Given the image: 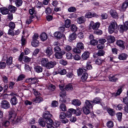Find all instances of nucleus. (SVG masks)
<instances>
[{
    "instance_id": "1",
    "label": "nucleus",
    "mask_w": 128,
    "mask_h": 128,
    "mask_svg": "<svg viewBox=\"0 0 128 128\" xmlns=\"http://www.w3.org/2000/svg\"><path fill=\"white\" fill-rule=\"evenodd\" d=\"M92 104L90 103V101L86 100L85 105L82 108V110L85 114H88L90 112V108H92Z\"/></svg>"
},
{
    "instance_id": "2",
    "label": "nucleus",
    "mask_w": 128,
    "mask_h": 128,
    "mask_svg": "<svg viewBox=\"0 0 128 128\" xmlns=\"http://www.w3.org/2000/svg\"><path fill=\"white\" fill-rule=\"evenodd\" d=\"M64 86L59 85V88L61 90L60 94V98H62L60 99V102H66V90H64Z\"/></svg>"
},
{
    "instance_id": "3",
    "label": "nucleus",
    "mask_w": 128,
    "mask_h": 128,
    "mask_svg": "<svg viewBox=\"0 0 128 128\" xmlns=\"http://www.w3.org/2000/svg\"><path fill=\"white\" fill-rule=\"evenodd\" d=\"M118 28V24L116 21L112 22L108 26V32L110 34L114 32V30Z\"/></svg>"
},
{
    "instance_id": "4",
    "label": "nucleus",
    "mask_w": 128,
    "mask_h": 128,
    "mask_svg": "<svg viewBox=\"0 0 128 128\" xmlns=\"http://www.w3.org/2000/svg\"><path fill=\"white\" fill-rule=\"evenodd\" d=\"M52 117V115L48 111H46L43 114V118L46 120V122L48 123L50 122H52V120L51 118Z\"/></svg>"
},
{
    "instance_id": "5",
    "label": "nucleus",
    "mask_w": 128,
    "mask_h": 128,
    "mask_svg": "<svg viewBox=\"0 0 128 128\" xmlns=\"http://www.w3.org/2000/svg\"><path fill=\"white\" fill-rule=\"evenodd\" d=\"M0 106L2 108H4V110H8L10 108V104L8 101L6 100H3L0 102Z\"/></svg>"
},
{
    "instance_id": "6",
    "label": "nucleus",
    "mask_w": 128,
    "mask_h": 128,
    "mask_svg": "<svg viewBox=\"0 0 128 128\" xmlns=\"http://www.w3.org/2000/svg\"><path fill=\"white\" fill-rule=\"evenodd\" d=\"M118 28L120 30V32L122 34L128 30V21L126 22L124 25H120L118 26Z\"/></svg>"
},
{
    "instance_id": "7",
    "label": "nucleus",
    "mask_w": 128,
    "mask_h": 128,
    "mask_svg": "<svg viewBox=\"0 0 128 128\" xmlns=\"http://www.w3.org/2000/svg\"><path fill=\"white\" fill-rule=\"evenodd\" d=\"M66 118V113L62 112L60 114V119L62 120V124H66L67 122H68V120Z\"/></svg>"
},
{
    "instance_id": "8",
    "label": "nucleus",
    "mask_w": 128,
    "mask_h": 128,
    "mask_svg": "<svg viewBox=\"0 0 128 128\" xmlns=\"http://www.w3.org/2000/svg\"><path fill=\"white\" fill-rule=\"evenodd\" d=\"M100 24V22L94 23L93 21H91L90 24V28H92L94 30H96L99 28Z\"/></svg>"
},
{
    "instance_id": "9",
    "label": "nucleus",
    "mask_w": 128,
    "mask_h": 128,
    "mask_svg": "<svg viewBox=\"0 0 128 128\" xmlns=\"http://www.w3.org/2000/svg\"><path fill=\"white\" fill-rule=\"evenodd\" d=\"M9 120H10L11 122H20V118H17L16 120V117L14 116V114L12 113V112H9Z\"/></svg>"
},
{
    "instance_id": "10",
    "label": "nucleus",
    "mask_w": 128,
    "mask_h": 128,
    "mask_svg": "<svg viewBox=\"0 0 128 128\" xmlns=\"http://www.w3.org/2000/svg\"><path fill=\"white\" fill-rule=\"evenodd\" d=\"M56 66V61H48V63L46 66L47 70H50V68H53Z\"/></svg>"
},
{
    "instance_id": "11",
    "label": "nucleus",
    "mask_w": 128,
    "mask_h": 128,
    "mask_svg": "<svg viewBox=\"0 0 128 128\" xmlns=\"http://www.w3.org/2000/svg\"><path fill=\"white\" fill-rule=\"evenodd\" d=\"M64 54H66V52H64V50H62L60 52H57L55 53L54 56L56 58H58V60H62Z\"/></svg>"
},
{
    "instance_id": "12",
    "label": "nucleus",
    "mask_w": 128,
    "mask_h": 128,
    "mask_svg": "<svg viewBox=\"0 0 128 128\" xmlns=\"http://www.w3.org/2000/svg\"><path fill=\"white\" fill-rule=\"evenodd\" d=\"M26 82L34 84H36V82H38V80L36 78H29L26 80Z\"/></svg>"
},
{
    "instance_id": "13",
    "label": "nucleus",
    "mask_w": 128,
    "mask_h": 128,
    "mask_svg": "<svg viewBox=\"0 0 128 128\" xmlns=\"http://www.w3.org/2000/svg\"><path fill=\"white\" fill-rule=\"evenodd\" d=\"M98 15L96 13H92L91 12H87L85 15V18H98Z\"/></svg>"
},
{
    "instance_id": "14",
    "label": "nucleus",
    "mask_w": 128,
    "mask_h": 128,
    "mask_svg": "<svg viewBox=\"0 0 128 128\" xmlns=\"http://www.w3.org/2000/svg\"><path fill=\"white\" fill-rule=\"evenodd\" d=\"M70 110L72 111V114H74L76 116H80L82 114V109L78 108L76 110L71 108Z\"/></svg>"
},
{
    "instance_id": "15",
    "label": "nucleus",
    "mask_w": 128,
    "mask_h": 128,
    "mask_svg": "<svg viewBox=\"0 0 128 128\" xmlns=\"http://www.w3.org/2000/svg\"><path fill=\"white\" fill-rule=\"evenodd\" d=\"M0 12L2 14H8V12H10L8 8L6 7L0 8Z\"/></svg>"
},
{
    "instance_id": "16",
    "label": "nucleus",
    "mask_w": 128,
    "mask_h": 128,
    "mask_svg": "<svg viewBox=\"0 0 128 128\" xmlns=\"http://www.w3.org/2000/svg\"><path fill=\"white\" fill-rule=\"evenodd\" d=\"M48 59L46 58H42L41 60V64L42 66H44V68L46 67L48 64Z\"/></svg>"
},
{
    "instance_id": "17",
    "label": "nucleus",
    "mask_w": 128,
    "mask_h": 128,
    "mask_svg": "<svg viewBox=\"0 0 128 128\" xmlns=\"http://www.w3.org/2000/svg\"><path fill=\"white\" fill-rule=\"evenodd\" d=\"M46 54H47L48 56H50L52 54V48L48 47L45 52Z\"/></svg>"
},
{
    "instance_id": "18",
    "label": "nucleus",
    "mask_w": 128,
    "mask_h": 128,
    "mask_svg": "<svg viewBox=\"0 0 128 128\" xmlns=\"http://www.w3.org/2000/svg\"><path fill=\"white\" fill-rule=\"evenodd\" d=\"M110 16L114 18H118V13L116 11V10H111L110 12Z\"/></svg>"
},
{
    "instance_id": "19",
    "label": "nucleus",
    "mask_w": 128,
    "mask_h": 128,
    "mask_svg": "<svg viewBox=\"0 0 128 128\" xmlns=\"http://www.w3.org/2000/svg\"><path fill=\"white\" fill-rule=\"evenodd\" d=\"M34 69L36 72H37L38 74H40V72H42V70H44L42 67L40 66H36L34 68Z\"/></svg>"
},
{
    "instance_id": "20",
    "label": "nucleus",
    "mask_w": 128,
    "mask_h": 128,
    "mask_svg": "<svg viewBox=\"0 0 128 128\" xmlns=\"http://www.w3.org/2000/svg\"><path fill=\"white\" fill-rule=\"evenodd\" d=\"M8 10H9V12H13L14 14V12H16V7L12 6V5H10L8 6Z\"/></svg>"
},
{
    "instance_id": "21",
    "label": "nucleus",
    "mask_w": 128,
    "mask_h": 128,
    "mask_svg": "<svg viewBox=\"0 0 128 128\" xmlns=\"http://www.w3.org/2000/svg\"><path fill=\"white\" fill-rule=\"evenodd\" d=\"M77 20L78 24H84V22H86V20L84 16H81L78 18Z\"/></svg>"
},
{
    "instance_id": "22",
    "label": "nucleus",
    "mask_w": 128,
    "mask_h": 128,
    "mask_svg": "<svg viewBox=\"0 0 128 128\" xmlns=\"http://www.w3.org/2000/svg\"><path fill=\"white\" fill-rule=\"evenodd\" d=\"M128 58V54H122L119 55L118 58L120 60H126Z\"/></svg>"
},
{
    "instance_id": "23",
    "label": "nucleus",
    "mask_w": 128,
    "mask_h": 128,
    "mask_svg": "<svg viewBox=\"0 0 128 128\" xmlns=\"http://www.w3.org/2000/svg\"><path fill=\"white\" fill-rule=\"evenodd\" d=\"M72 104L76 106H80L82 104V102L78 100H74L72 101Z\"/></svg>"
},
{
    "instance_id": "24",
    "label": "nucleus",
    "mask_w": 128,
    "mask_h": 128,
    "mask_svg": "<svg viewBox=\"0 0 128 128\" xmlns=\"http://www.w3.org/2000/svg\"><path fill=\"white\" fill-rule=\"evenodd\" d=\"M40 38L42 42H44L48 40V35L46 34L43 32L40 35Z\"/></svg>"
},
{
    "instance_id": "25",
    "label": "nucleus",
    "mask_w": 128,
    "mask_h": 128,
    "mask_svg": "<svg viewBox=\"0 0 128 128\" xmlns=\"http://www.w3.org/2000/svg\"><path fill=\"white\" fill-rule=\"evenodd\" d=\"M88 58H90L89 52H86L82 54V60H88Z\"/></svg>"
},
{
    "instance_id": "26",
    "label": "nucleus",
    "mask_w": 128,
    "mask_h": 128,
    "mask_svg": "<svg viewBox=\"0 0 128 128\" xmlns=\"http://www.w3.org/2000/svg\"><path fill=\"white\" fill-rule=\"evenodd\" d=\"M10 103L12 106H16L18 104V98H16V97L13 96L10 100Z\"/></svg>"
},
{
    "instance_id": "27",
    "label": "nucleus",
    "mask_w": 128,
    "mask_h": 128,
    "mask_svg": "<svg viewBox=\"0 0 128 128\" xmlns=\"http://www.w3.org/2000/svg\"><path fill=\"white\" fill-rule=\"evenodd\" d=\"M64 90H67V92H70V90H74V88L72 87V85L71 84H70L66 85Z\"/></svg>"
},
{
    "instance_id": "28",
    "label": "nucleus",
    "mask_w": 128,
    "mask_h": 128,
    "mask_svg": "<svg viewBox=\"0 0 128 128\" xmlns=\"http://www.w3.org/2000/svg\"><path fill=\"white\" fill-rule=\"evenodd\" d=\"M86 68H80L78 70V76H82L84 74L86 73Z\"/></svg>"
},
{
    "instance_id": "29",
    "label": "nucleus",
    "mask_w": 128,
    "mask_h": 128,
    "mask_svg": "<svg viewBox=\"0 0 128 128\" xmlns=\"http://www.w3.org/2000/svg\"><path fill=\"white\" fill-rule=\"evenodd\" d=\"M88 74L86 73H84L82 75V76L81 77V80L82 82H86V80H88Z\"/></svg>"
},
{
    "instance_id": "30",
    "label": "nucleus",
    "mask_w": 128,
    "mask_h": 128,
    "mask_svg": "<svg viewBox=\"0 0 128 128\" xmlns=\"http://www.w3.org/2000/svg\"><path fill=\"white\" fill-rule=\"evenodd\" d=\"M42 100H43L40 96H36V98L33 100V102H37L38 104L40 102H42Z\"/></svg>"
},
{
    "instance_id": "31",
    "label": "nucleus",
    "mask_w": 128,
    "mask_h": 128,
    "mask_svg": "<svg viewBox=\"0 0 128 128\" xmlns=\"http://www.w3.org/2000/svg\"><path fill=\"white\" fill-rule=\"evenodd\" d=\"M117 46H120V48H124V41L122 40H118L116 42Z\"/></svg>"
},
{
    "instance_id": "32",
    "label": "nucleus",
    "mask_w": 128,
    "mask_h": 128,
    "mask_svg": "<svg viewBox=\"0 0 128 128\" xmlns=\"http://www.w3.org/2000/svg\"><path fill=\"white\" fill-rule=\"evenodd\" d=\"M109 80L110 82H114L118 80L117 78H116V76H108Z\"/></svg>"
},
{
    "instance_id": "33",
    "label": "nucleus",
    "mask_w": 128,
    "mask_h": 128,
    "mask_svg": "<svg viewBox=\"0 0 128 128\" xmlns=\"http://www.w3.org/2000/svg\"><path fill=\"white\" fill-rule=\"evenodd\" d=\"M76 38V34L74 32L69 36L70 40H74Z\"/></svg>"
},
{
    "instance_id": "34",
    "label": "nucleus",
    "mask_w": 128,
    "mask_h": 128,
    "mask_svg": "<svg viewBox=\"0 0 128 128\" xmlns=\"http://www.w3.org/2000/svg\"><path fill=\"white\" fill-rule=\"evenodd\" d=\"M107 40L109 42H114V36H107Z\"/></svg>"
},
{
    "instance_id": "35",
    "label": "nucleus",
    "mask_w": 128,
    "mask_h": 128,
    "mask_svg": "<svg viewBox=\"0 0 128 128\" xmlns=\"http://www.w3.org/2000/svg\"><path fill=\"white\" fill-rule=\"evenodd\" d=\"M54 36L56 38H62V34L60 32H56L54 34Z\"/></svg>"
},
{
    "instance_id": "36",
    "label": "nucleus",
    "mask_w": 128,
    "mask_h": 128,
    "mask_svg": "<svg viewBox=\"0 0 128 128\" xmlns=\"http://www.w3.org/2000/svg\"><path fill=\"white\" fill-rule=\"evenodd\" d=\"M15 4L17 8H20L22 4V0H16Z\"/></svg>"
},
{
    "instance_id": "37",
    "label": "nucleus",
    "mask_w": 128,
    "mask_h": 128,
    "mask_svg": "<svg viewBox=\"0 0 128 128\" xmlns=\"http://www.w3.org/2000/svg\"><path fill=\"white\" fill-rule=\"evenodd\" d=\"M32 46H34V48H36L40 46V42L38 40L32 41Z\"/></svg>"
},
{
    "instance_id": "38",
    "label": "nucleus",
    "mask_w": 128,
    "mask_h": 128,
    "mask_svg": "<svg viewBox=\"0 0 128 128\" xmlns=\"http://www.w3.org/2000/svg\"><path fill=\"white\" fill-rule=\"evenodd\" d=\"M107 112L109 114L110 116H114V114H116L114 111V110L112 109V108L108 109Z\"/></svg>"
},
{
    "instance_id": "39",
    "label": "nucleus",
    "mask_w": 128,
    "mask_h": 128,
    "mask_svg": "<svg viewBox=\"0 0 128 128\" xmlns=\"http://www.w3.org/2000/svg\"><path fill=\"white\" fill-rule=\"evenodd\" d=\"M104 60H102L100 58H98L95 62L96 64H98V66H100V64H102L103 62H104Z\"/></svg>"
},
{
    "instance_id": "40",
    "label": "nucleus",
    "mask_w": 128,
    "mask_h": 128,
    "mask_svg": "<svg viewBox=\"0 0 128 128\" xmlns=\"http://www.w3.org/2000/svg\"><path fill=\"white\" fill-rule=\"evenodd\" d=\"M128 6V0H126L122 4V10H126Z\"/></svg>"
},
{
    "instance_id": "41",
    "label": "nucleus",
    "mask_w": 128,
    "mask_h": 128,
    "mask_svg": "<svg viewBox=\"0 0 128 128\" xmlns=\"http://www.w3.org/2000/svg\"><path fill=\"white\" fill-rule=\"evenodd\" d=\"M65 28H68L70 26V20L68 19L65 21Z\"/></svg>"
},
{
    "instance_id": "42",
    "label": "nucleus",
    "mask_w": 128,
    "mask_h": 128,
    "mask_svg": "<svg viewBox=\"0 0 128 128\" xmlns=\"http://www.w3.org/2000/svg\"><path fill=\"white\" fill-rule=\"evenodd\" d=\"M105 52L103 50H98V52L96 53L98 56H104Z\"/></svg>"
},
{
    "instance_id": "43",
    "label": "nucleus",
    "mask_w": 128,
    "mask_h": 128,
    "mask_svg": "<svg viewBox=\"0 0 128 128\" xmlns=\"http://www.w3.org/2000/svg\"><path fill=\"white\" fill-rule=\"evenodd\" d=\"M6 67V64L4 62H0V70H4Z\"/></svg>"
},
{
    "instance_id": "44",
    "label": "nucleus",
    "mask_w": 128,
    "mask_h": 128,
    "mask_svg": "<svg viewBox=\"0 0 128 128\" xmlns=\"http://www.w3.org/2000/svg\"><path fill=\"white\" fill-rule=\"evenodd\" d=\"M101 100H102L100 98H96L92 101H90V102H92L93 104H100Z\"/></svg>"
},
{
    "instance_id": "45",
    "label": "nucleus",
    "mask_w": 128,
    "mask_h": 128,
    "mask_svg": "<svg viewBox=\"0 0 128 128\" xmlns=\"http://www.w3.org/2000/svg\"><path fill=\"white\" fill-rule=\"evenodd\" d=\"M76 48H80V50H84V44H82V42H79L77 44Z\"/></svg>"
},
{
    "instance_id": "46",
    "label": "nucleus",
    "mask_w": 128,
    "mask_h": 128,
    "mask_svg": "<svg viewBox=\"0 0 128 128\" xmlns=\"http://www.w3.org/2000/svg\"><path fill=\"white\" fill-rule=\"evenodd\" d=\"M60 109L62 110V112H66V104H62L60 106Z\"/></svg>"
},
{
    "instance_id": "47",
    "label": "nucleus",
    "mask_w": 128,
    "mask_h": 128,
    "mask_svg": "<svg viewBox=\"0 0 128 128\" xmlns=\"http://www.w3.org/2000/svg\"><path fill=\"white\" fill-rule=\"evenodd\" d=\"M8 26L11 28V30H14V28H16V24L14 22H10Z\"/></svg>"
},
{
    "instance_id": "48",
    "label": "nucleus",
    "mask_w": 128,
    "mask_h": 128,
    "mask_svg": "<svg viewBox=\"0 0 128 128\" xmlns=\"http://www.w3.org/2000/svg\"><path fill=\"white\" fill-rule=\"evenodd\" d=\"M68 12H76V8L74 6L70 7L68 8Z\"/></svg>"
},
{
    "instance_id": "49",
    "label": "nucleus",
    "mask_w": 128,
    "mask_h": 128,
    "mask_svg": "<svg viewBox=\"0 0 128 128\" xmlns=\"http://www.w3.org/2000/svg\"><path fill=\"white\" fill-rule=\"evenodd\" d=\"M33 92H34V94L35 96H42V94H40V93L38 92V90H36V89H33Z\"/></svg>"
},
{
    "instance_id": "50",
    "label": "nucleus",
    "mask_w": 128,
    "mask_h": 128,
    "mask_svg": "<svg viewBox=\"0 0 128 128\" xmlns=\"http://www.w3.org/2000/svg\"><path fill=\"white\" fill-rule=\"evenodd\" d=\"M72 108L68 110V111L66 114V118H71L72 114V111L71 110Z\"/></svg>"
},
{
    "instance_id": "51",
    "label": "nucleus",
    "mask_w": 128,
    "mask_h": 128,
    "mask_svg": "<svg viewBox=\"0 0 128 128\" xmlns=\"http://www.w3.org/2000/svg\"><path fill=\"white\" fill-rule=\"evenodd\" d=\"M6 64L8 66L12 64V57L9 58L6 60Z\"/></svg>"
},
{
    "instance_id": "52",
    "label": "nucleus",
    "mask_w": 128,
    "mask_h": 128,
    "mask_svg": "<svg viewBox=\"0 0 128 128\" xmlns=\"http://www.w3.org/2000/svg\"><path fill=\"white\" fill-rule=\"evenodd\" d=\"M116 116L118 120H119V122H120L122 118V112L117 113Z\"/></svg>"
},
{
    "instance_id": "53",
    "label": "nucleus",
    "mask_w": 128,
    "mask_h": 128,
    "mask_svg": "<svg viewBox=\"0 0 128 128\" xmlns=\"http://www.w3.org/2000/svg\"><path fill=\"white\" fill-rule=\"evenodd\" d=\"M26 78V76L24 74H20V76L18 77L17 79V82H20V80H22L24 78Z\"/></svg>"
},
{
    "instance_id": "54",
    "label": "nucleus",
    "mask_w": 128,
    "mask_h": 128,
    "mask_svg": "<svg viewBox=\"0 0 128 128\" xmlns=\"http://www.w3.org/2000/svg\"><path fill=\"white\" fill-rule=\"evenodd\" d=\"M54 50L55 52V53L56 52H60L62 51V49L60 48L58 46H56L54 48Z\"/></svg>"
},
{
    "instance_id": "55",
    "label": "nucleus",
    "mask_w": 128,
    "mask_h": 128,
    "mask_svg": "<svg viewBox=\"0 0 128 128\" xmlns=\"http://www.w3.org/2000/svg\"><path fill=\"white\" fill-rule=\"evenodd\" d=\"M90 44L92 46H96V44H98V40L93 39L90 40Z\"/></svg>"
},
{
    "instance_id": "56",
    "label": "nucleus",
    "mask_w": 128,
    "mask_h": 128,
    "mask_svg": "<svg viewBox=\"0 0 128 128\" xmlns=\"http://www.w3.org/2000/svg\"><path fill=\"white\" fill-rule=\"evenodd\" d=\"M48 88L52 92H54V90H56V86L54 85H53L52 84H51L49 86Z\"/></svg>"
},
{
    "instance_id": "57",
    "label": "nucleus",
    "mask_w": 128,
    "mask_h": 128,
    "mask_svg": "<svg viewBox=\"0 0 128 128\" xmlns=\"http://www.w3.org/2000/svg\"><path fill=\"white\" fill-rule=\"evenodd\" d=\"M39 124L41 126H46V122H44L42 119L39 120Z\"/></svg>"
},
{
    "instance_id": "58",
    "label": "nucleus",
    "mask_w": 128,
    "mask_h": 128,
    "mask_svg": "<svg viewBox=\"0 0 128 128\" xmlns=\"http://www.w3.org/2000/svg\"><path fill=\"white\" fill-rule=\"evenodd\" d=\"M38 34H34L32 36V42H36V40H38Z\"/></svg>"
},
{
    "instance_id": "59",
    "label": "nucleus",
    "mask_w": 128,
    "mask_h": 128,
    "mask_svg": "<svg viewBox=\"0 0 128 128\" xmlns=\"http://www.w3.org/2000/svg\"><path fill=\"white\" fill-rule=\"evenodd\" d=\"M107 126L109 128H112V126H114V122L112 121H108L107 122Z\"/></svg>"
},
{
    "instance_id": "60",
    "label": "nucleus",
    "mask_w": 128,
    "mask_h": 128,
    "mask_svg": "<svg viewBox=\"0 0 128 128\" xmlns=\"http://www.w3.org/2000/svg\"><path fill=\"white\" fill-rule=\"evenodd\" d=\"M72 50L75 54H80V49L78 48H74Z\"/></svg>"
},
{
    "instance_id": "61",
    "label": "nucleus",
    "mask_w": 128,
    "mask_h": 128,
    "mask_svg": "<svg viewBox=\"0 0 128 128\" xmlns=\"http://www.w3.org/2000/svg\"><path fill=\"white\" fill-rule=\"evenodd\" d=\"M94 34H98V36H100V34H102V31L96 30L94 31Z\"/></svg>"
},
{
    "instance_id": "62",
    "label": "nucleus",
    "mask_w": 128,
    "mask_h": 128,
    "mask_svg": "<svg viewBox=\"0 0 128 128\" xmlns=\"http://www.w3.org/2000/svg\"><path fill=\"white\" fill-rule=\"evenodd\" d=\"M58 74H61V76H64V74H66V70L65 69L62 70L58 72Z\"/></svg>"
},
{
    "instance_id": "63",
    "label": "nucleus",
    "mask_w": 128,
    "mask_h": 128,
    "mask_svg": "<svg viewBox=\"0 0 128 128\" xmlns=\"http://www.w3.org/2000/svg\"><path fill=\"white\" fill-rule=\"evenodd\" d=\"M70 28L72 32H76V30H78V28H76V26L74 24L72 25Z\"/></svg>"
},
{
    "instance_id": "64",
    "label": "nucleus",
    "mask_w": 128,
    "mask_h": 128,
    "mask_svg": "<svg viewBox=\"0 0 128 128\" xmlns=\"http://www.w3.org/2000/svg\"><path fill=\"white\" fill-rule=\"evenodd\" d=\"M123 102L125 104H128V97H125L124 98H123Z\"/></svg>"
}]
</instances>
